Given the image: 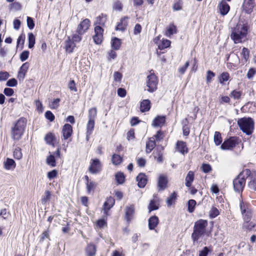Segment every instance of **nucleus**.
Returning <instances> with one entry per match:
<instances>
[{
  "label": "nucleus",
  "mask_w": 256,
  "mask_h": 256,
  "mask_svg": "<svg viewBox=\"0 0 256 256\" xmlns=\"http://www.w3.org/2000/svg\"><path fill=\"white\" fill-rule=\"evenodd\" d=\"M250 175L249 169L243 170L233 180V186L236 192L242 193L246 185V179Z\"/></svg>",
  "instance_id": "f03ea898"
},
{
  "label": "nucleus",
  "mask_w": 256,
  "mask_h": 256,
  "mask_svg": "<svg viewBox=\"0 0 256 256\" xmlns=\"http://www.w3.org/2000/svg\"><path fill=\"white\" fill-rule=\"evenodd\" d=\"M167 177L164 175H160L158 182V188L159 191L164 190L167 187Z\"/></svg>",
  "instance_id": "4468645a"
},
{
  "label": "nucleus",
  "mask_w": 256,
  "mask_h": 256,
  "mask_svg": "<svg viewBox=\"0 0 256 256\" xmlns=\"http://www.w3.org/2000/svg\"><path fill=\"white\" fill-rule=\"evenodd\" d=\"M177 197L176 192H173L166 200V204L168 206H171L175 202Z\"/></svg>",
  "instance_id": "ea45409f"
},
{
  "label": "nucleus",
  "mask_w": 256,
  "mask_h": 256,
  "mask_svg": "<svg viewBox=\"0 0 256 256\" xmlns=\"http://www.w3.org/2000/svg\"><path fill=\"white\" fill-rule=\"evenodd\" d=\"M241 94L240 92L234 90L230 93V96L234 99L238 100L240 98Z\"/></svg>",
  "instance_id": "052dcab7"
},
{
  "label": "nucleus",
  "mask_w": 256,
  "mask_h": 256,
  "mask_svg": "<svg viewBox=\"0 0 256 256\" xmlns=\"http://www.w3.org/2000/svg\"><path fill=\"white\" fill-rule=\"evenodd\" d=\"M58 173V171L56 170H54L50 172H49L48 173V178L50 180L53 179L56 177Z\"/></svg>",
  "instance_id": "774afa93"
},
{
  "label": "nucleus",
  "mask_w": 256,
  "mask_h": 256,
  "mask_svg": "<svg viewBox=\"0 0 256 256\" xmlns=\"http://www.w3.org/2000/svg\"><path fill=\"white\" fill-rule=\"evenodd\" d=\"M29 52L28 50L24 51L20 55V59L22 62L26 60L29 56Z\"/></svg>",
  "instance_id": "e2e57ef3"
},
{
  "label": "nucleus",
  "mask_w": 256,
  "mask_h": 256,
  "mask_svg": "<svg viewBox=\"0 0 256 256\" xmlns=\"http://www.w3.org/2000/svg\"><path fill=\"white\" fill-rule=\"evenodd\" d=\"M150 108V102L148 100H144L140 103V109L142 112H148Z\"/></svg>",
  "instance_id": "f704fd0d"
},
{
  "label": "nucleus",
  "mask_w": 256,
  "mask_h": 256,
  "mask_svg": "<svg viewBox=\"0 0 256 256\" xmlns=\"http://www.w3.org/2000/svg\"><path fill=\"white\" fill-rule=\"evenodd\" d=\"M134 212V205H130L126 208V218L128 222H130L132 218V216Z\"/></svg>",
  "instance_id": "bb28decb"
},
{
  "label": "nucleus",
  "mask_w": 256,
  "mask_h": 256,
  "mask_svg": "<svg viewBox=\"0 0 256 256\" xmlns=\"http://www.w3.org/2000/svg\"><path fill=\"white\" fill-rule=\"evenodd\" d=\"M156 146L155 140L153 138H150V140L146 143V152L150 153L151 151Z\"/></svg>",
  "instance_id": "e433bc0d"
},
{
  "label": "nucleus",
  "mask_w": 256,
  "mask_h": 256,
  "mask_svg": "<svg viewBox=\"0 0 256 256\" xmlns=\"http://www.w3.org/2000/svg\"><path fill=\"white\" fill-rule=\"evenodd\" d=\"M10 76L9 74L6 72L0 71V81H4Z\"/></svg>",
  "instance_id": "680f3d73"
},
{
  "label": "nucleus",
  "mask_w": 256,
  "mask_h": 256,
  "mask_svg": "<svg viewBox=\"0 0 256 256\" xmlns=\"http://www.w3.org/2000/svg\"><path fill=\"white\" fill-rule=\"evenodd\" d=\"M124 176L122 172H118L116 175V179L117 182L120 184H122L124 181Z\"/></svg>",
  "instance_id": "864d4df0"
},
{
  "label": "nucleus",
  "mask_w": 256,
  "mask_h": 256,
  "mask_svg": "<svg viewBox=\"0 0 256 256\" xmlns=\"http://www.w3.org/2000/svg\"><path fill=\"white\" fill-rule=\"evenodd\" d=\"M170 40L166 39H163L162 42L158 45V48L162 50L167 48L170 46Z\"/></svg>",
  "instance_id": "49530a36"
},
{
  "label": "nucleus",
  "mask_w": 256,
  "mask_h": 256,
  "mask_svg": "<svg viewBox=\"0 0 256 256\" xmlns=\"http://www.w3.org/2000/svg\"><path fill=\"white\" fill-rule=\"evenodd\" d=\"M82 35L77 33L76 32V33L72 35L71 40L74 42H79L82 40Z\"/></svg>",
  "instance_id": "603ef678"
},
{
  "label": "nucleus",
  "mask_w": 256,
  "mask_h": 256,
  "mask_svg": "<svg viewBox=\"0 0 256 256\" xmlns=\"http://www.w3.org/2000/svg\"><path fill=\"white\" fill-rule=\"evenodd\" d=\"M106 226V221L104 219H100L96 222V226L98 228H103Z\"/></svg>",
  "instance_id": "6e6d98bb"
},
{
  "label": "nucleus",
  "mask_w": 256,
  "mask_h": 256,
  "mask_svg": "<svg viewBox=\"0 0 256 256\" xmlns=\"http://www.w3.org/2000/svg\"><path fill=\"white\" fill-rule=\"evenodd\" d=\"M214 142L216 145H220L222 142L221 134L218 132H216L214 135Z\"/></svg>",
  "instance_id": "de8ad7c7"
},
{
  "label": "nucleus",
  "mask_w": 256,
  "mask_h": 256,
  "mask_svg": "<svg viewBox=\"0 0 256 256\" xmlns=\"http://www.w3.org/2000/svg\"><path fill=\"white\" fill-rule=\"evenodd\" d=\"M196 204V200H190L188 202V211L190 212H192L194 211V208Z\"/></svg>",
  "instance_id": "8fccbe9b"
},
{
  "label": "nucleus",
  "mask_w": 256,
  "mask_h": 256,
  "mask_svg": "<svg viewBox=\"0 0 256 256\" xmlns=\"http://www.w3.org/2000/svg\"><path fill=\"white\" fill-rule=\"evenodd\" d=\"M111 45L112 48L115 50H118L120 48L121 45L120 40L116 38H112Z\"/></svg>",
  "instance_id": "4c0bfd02"
},
{
  "label": "nucleus",
  "mask_w": 256,
  "mask_h": 256,
  "mask_svg": "<svg viewBox=\"0 0 256 256\" xmlns=\"http://www.w3.org/2000/svg\"><path fill=\"white\" fill-rule=\"evenodd\" d=\"M242 54L243 56L242 60H244V62H246L249 58V56H250L249 50L246 48H244L242 50Z\"/></svg>",
  "instance_id": "09e8293b"
},
{
  "label": "nucleus",
  "mask_w": 256,
  "mask_h": 256,
  "mask_svg": "<svg viewBox=\"0 0 256 256\" xmlns=\"http://www.w3.org/2000/svg\"><path fill=\"white\" fill-rule=\"evenodd\" d=\"M236 140L234 138H232L227 140H226L222 144L220 148L222 150H230L236 146Z\"/></svg>",
  "instance_id": "ddd939ff"
},
{
  "label": "nucleus",
  "mask_w": 256,
  "mask_h": 256,
  "mask_svg": "<svg viewBox=\"0 0 256 256\" xmlns=\"http://www.w3.org/2000/svg\"><path fill=\"white\" fill-rule=\"evenodd\" d=\"M28 68L29 64L28 62H25L21 66L18 74V78L19 80L21 81L24 80Z\"/></svg>",
  "instance_id": "2eb2a0df"
},
{
  "label": "nucleus",
  "mask_w": 256,
  "mask_h": 256,
  "mask_svg": "<svg viewBox=\"0 0 256 256\" xmlns=\"http://www.w3.org/2000/svg\"><path fill=\"white\" fill-rule=\"evenodd\" d=\"M201 168L203 172L204 173L209 172L212 170V167L209 164H203Z\"/></svg>",
  "instance_id": "0e129e2a"
},
{
  "label": "nucleus",
  "mask_w": 256,
  "mask_h": 256,
  "mask_svg": "<svg viewBox=\"0 0 256 256\" xmlns=\"http://www.w3.org/2000/svg\"><path fill=\"white\" fill-rule=\"evenodd\" d=\"M204 234L203 233L193 231V232L192 234V238L193 241V244L196 245L200 244L202 242L200 239Z\"/></svg>",
  "instance_id": "5701e85b"
},
{
  "label": "nucleus",
  "mask_w": 256,
  "mask_h": 256,
  "mask_svg": "<svg viewBox=\"0 0 256 256\" xmlns=\"http://www.w3.org/2000/svg\"><path fill=\"white\" fill-rule=\"evenodd\" d=\"M47 164L52 167L56 166V158L54 155L50 154L46 159Z\"/></svg>",
  "instance_id": "a19ab883"
},
{
  "label": "nucleus",
  "mask_w": 256,
  "mask_h": 256,
  "mask_svg": "<svg viewBox=\"0 0 256 256\" xmlns=\"http://www.w3.org/2000/svg\"><path fill=\"white\" fill-rule=\"evenodd\" d=\"M240 210L243 220H252V210L250 205L242 200L240 203Z\"/></svg>",
  "instance_id": "39448f33"
},
{
  "label": "nucleus",
  "mask_w": 256,
  "mask_h": 256,
  "mask_svg": "<svg viewBox=\"0 0 256 256\" xmlns=\"http://www.w3.org/2000/svg\"><path fill=\"white\" fill-rule=\"evenodd\" d=\"M87 256H94L96 251V246L92 244H89L85 250Z\"/></svg>",
  "instance_id": "393cba45"
},
{
  "label": "nucleus",
  "mask_w": 256,
  "mask_h": 256,
  "mask_svg": "<svg viewBox=\"0 0 256 256\" xmlns=\"http://www.w3.org/2000/svg\"><path fill=\"white\" fill-rule=\"evenodd\" d=\"M255 5V0H244L242 4L243 10L247 14H250Z\"/></svg>",
  "instance_id": "9b49d317"
},
{
  "label": "nucleus",
  "mask_w": 256,
  "mask_h": 256,
  "mask_svg": "<svg viewBox=\"0 0 256 256\" xmlns=\"http://www.w3.org/2000/svg\"><path fill=\"white\" fill-rule=\"evenodd\" d=\"M107 18L106 15L101 14L96 18L94 24L96 26H104L106 21Z\"/></svg>",
  "instance_id": "c85d7f7f"
},
{
  "label": "nucleus",
  "mask_w": 256,
  "mask_h": 256,
  "mask_svg": "<svg viewBox=\"0 0 256 256\" xmlns=\"http://www.w3.org/2000/svg\"><path fill=\"white\" fill-rule=\"evenodd\" d=\"M166 121V118L163 116H158L153 120L152 125L154 126H162L164 125Z\"/></svg>",
  "instance_id": "7c9ffc66"
},
{
  "label": "nucleus",
  "mask_w": 256,
  "mask_h": 256,
  "mask_svg": "<svg viewBox=\"0 0 256 256\" xmlns=\"http://www.w3.org/2000/svg\"><path fill=\"white\" fill-rule=\"evenodd\" d=\"M138 186L140 188H144L148 182L146 176L144 173L140 174L136 177Z\"/></svg>",
  "instance_id": "a211bd4d"
},
{
  "label": "nucleus",
  "mask_w": 256,
  "mask_h": 256,
  "mask_svg": "<svg viewBox=\"0 0 256 256\" xmlns=\"http://www.w3.org/2000/svg\"><path fill=\"white\" fill-rule=\"evenodd\" d=\"M219 214L218 210L214 207H212L210 211V216L214 218Z\"/></svg>",
  "instance_id": "bf43d9fd"
},
{
  "label": "nucleus",
  "mask_w": 256,
  "mask_h": 256,
  "mask_svg": "<svg viewBox=\"0 0 256 256\" xmlns=\"http://www.w3.org/2000/svg\"><path fill=\"white\" fill-rule=\"evenodd\" d=\"M176 150L181 154H184L188 152L186 143L182 141H178L176 144Z\"/></svg>",
  "instance_id": "aec40b11"
},
{
  "label": "nucleus",
  "mask_w": 256,
  "mask_h": 256,
  "mask_svg": "<svg viewBox=\"0 0 256 256\" xmlns=\"http://www.w3.org/2000/svg\"><path fill=\"white\" fill-rule=\"evenodd\" d=\"M242 228L244 230L251 231L256 227V221L250 220H243Z\"/></svg>",
  "instance_id": "dca6fc26"
},
{
  "label": "nucleus",
  "mask_w": 256,
  "mask_h": 256,
  "mask_svg": "<svg viewBox=\"0 0 256 256\" xmlns=\"http://www.w3.org/2000/svg\"><path fill=\"white\" fill-rule=\"evenodd\" d=\"M238 124L240 130L247 135H250L252 133L254 128V122L252 118H241L238 120Z\"/></svg>",
  "instance_id": "20e7f679"
},
{
  "label": "nucleus",
  "mask_w": 256,
  "mask_h": 256,
  "mask_svg": "<svg viewBox=\"0 0 256 256\" xmlns=\"http://www.w3.org/2000/svg\"><path fill=\"white\" fill-rule=\"evenodd\" d=\"M90 25V20L88 18L84 19L78 25L76 28L77 33L84 34L88 30Z\"/></svg>",
  "instance_id": "1a4fd4ad"
},
{
  "label": "nucleus",
  "mask_w": 256,
  "mask_h": 256,
  "mask_svg": "<svg viewBox=\"0 0 256 256\" xmlns=\"http://www.w3.org/2000/svg\"><path fill=\"white\" fill-rule=\"evenodd\" d=\"M68 87L69 89L74 92H77V88L76 86V83L74 80H70L68 84Z\"/></svg>",
  "instance_id": "13d9d810"
},
{
  "label": "nucleus",
  "mask_w": 256,
  "mask_h": 256,
  "mask_svg": "<svg viewBox=\"0 0 256 256\" xmlns=\"http://www.w3.org/2000/svg\"><path fill=\"white\" fill-rule=\"evenodd\" d=\"M218 7L220 14L223 16L226 14L230 10L229 5L224 0L220 2Z\"/></svg>",
  "instance_id": "6ab92c4d"
},
{
  "label": "nucleus",
  "mask_w": 256,
  "mask_h": 256,
  "mask_svg": "<svg viewBox=\"0 0 256 256\" xmlns=\"http://www.w3.org/2000/svg\"><path fill=\"white\" fill-rule=\"evenodd\" d=\"M122 160V158L120 155L114 154L112 156V161L114 165L120 164Z\"/></svg>",
  "instance_id": "a18cd8bd"
},
{
  "label": "nucleus",
  "mask_w": 256,
  "mask_h": 256,
  "mask_svg": "<svg viewBox=\"0 0 256 256\" xmlns=\"http://www.w3.org/2000/svg\"><path fill=\"white\" fill-rule=\"evenodd\" d=\"M158 218L156 216H152L148 220V228L150 230H154L158 224Z\"/></svg>",
  "instance_id": "cd10ccee"
},
{
  "label": "nucleus",
  "mask_w": 256,
  "mask_h": 256,
  "mask_svg": "<svg viewBox=\"0 0 256 256\" xmlns=\"http://www.w3.org/2000/svg\"><path fill=\"white\" fill-rule=\"evenodd\" d=\"M60 100L59 98L54 99L50 104V108L52 109H56L59 106V102H60Z\"/></svg>",
  "instance_id": "4d7b16f0"
},
{
  "label": "nucleus",
  "mask_w": 256,
  "mask_h": 256,
  "mask_svg": "<svg viewBox=\"0 0 256 256\" xmlns=\"http://www.w3.org/2000/svg\"><path fill=\"white\" fill-rule=\"evenodd\" d=\"M97 114L96 108H92L88 110V120H95Z\"/></svg>",
  "instance_id": "58836bf2"
},
{
  "label": "nucleus",
  "mask_w": 256,
  "mask_h": 256,
  "mask_svg": "<svg viewBox=\"0 0 256 256\" xmlns=\"http://www.w3.org/2000/svg\"><path fill=\"white\" fill-rule=\"evenodd\" d=\"M182 2L181 0L175 2L173 5V8L174 10H180L182 9Z\"/></svg>",
  "instance_id": "338daca9"
},
{
  "label": "nucleus",
  "mask_w": 256,
  "mask_h": 256,
  "mask_svg": "<svg viewBox=\"0 0 256 256\" xmlns=\"http://www.w3.org/2000/svg\"><path fill=\"white\" fill-rule=\"evenodd\" d=\"M208 226V221L204 220H199L195 223L194 231L198 232L203 234L206 232V228Z\"/></svg>",
  "instance_id": "9d476101"
},
{
  "label": "nucleus",
  "mask_w": 256,
  "mask_h": 256,
  "mask_svg": "<svg viewBox=\"0 0 256 256\" xmlns=\"http://www.w3.org/2000/svg\"><path fill=\"white\" fill-rule=\"evenodd\" d=\"M248 26L244 24H238L232 30L230 38L235 44L244 42L248 34Z\"/></svg>",
  "instance_id": "f257e3e1"
},
{
  "label": "nucleus",
  "mask_w": 256,
  "mask_h": 256,
  "mask_svg": "<svg viewBox=\"0 0 256 256\" xmlns=\"http://www.w3.org/2000/svg\"><path fill=\"white\" fill-rule=\"evenodd\" d=\"M114 204V200L112 198L109 197L107 198L106 201L104 204V210L105 214H106L108 211L112 207Z\"/></svg>",
  "instance_id": "a878e982"
},
{
  "label": "nucleus",
  "mask_w": 256,
  "mask_h": 256,
  "mask_svg": "<svg viewBox=\"0 0 256 256\" xmlns=\"http://www.w3.org/2000/svg\"><path fill=\"white\" fill-rule=\"evenodd\" d=\"M158 84L157 76L154 74L150 73L146 77V90L150 92H155L157 89Z\"/></svg>",
  "instance_id": "423d86ee"
},
{
  "label": "nucleus",
  "mask_w": 256,
  "mask_h": 256,
  "mask_svg": "<svg viewBox=\"0 0 256 256\" xmlns=\"http://www.w3.org/2000/svg\"><path fill=\"white\" fill-rule=\"evenodd\" d=\"M128 17H124L122 18L120 22L118 23L116 29V30H120L121 31H124L127 26L128 22Z\"/></svg>",
  "instance_id": "c756f323"
},
{
  "label": "nucleus",
  "mask_w": 256,
  "mask_h": 256,
  "mask_svg": "<svg viewBox=\"0 0 256 256\" xmlns=\"http://www.w3.org/2000/svg\"><path fill=\"white\" fill-rule=\"evenodd\" d=\"M102 170V164L98 158L92 159L88 168L90 172L92 174L99 173Z\"/></svg>",
  "instance_id": "0eeeda50"
},
{
  "label": "nucleus",
  "mask_w": 256,
  "mask_h": 256,
  "mask_svg": "<svg viewBox=\"0 0 256 256\" xmlns=\"http://www.w3.org/2000/svg\"><path fill=\"white\" fill-rule=\"evenodd\" d=\"M28 48H32L35 44V36L32 32L28 34Z\"/></svg>",
  "instance_id": "79ce46f5"
},
{
  "label": "nucleus",
  "mask_w": 256,
  "mask_h": 256,
  "mask_svg": "<svg viewBox=\"0 0 256 256\" xmlns=\"http://www.w3.org/2000/svg\"><path fill=\"white\" fill-rule=\"evenodd\" d=\"M250 182L248 183V187L252 190H256V173H252L250 172Z\"/></svg>",
  "instance_id": "4be33fe9"
},
{
  "label": "nucleus",
  "mask_w": 256,
  "mask_h": 256,
  "mask_svg": "<svg viewBox=\"0 0 256 256\" xmlns=\"http://www.w3.org/2000/svg\"><path fill=\"white\" fill-rule=\"evenodd\" d=\"M210 252L208 248L205 246L202 250L199 251L198 256H207Z\"/></svg>",
  "instance_id": "69168bd1"
},
{
  "label": "nucleus",
  "mask_w": 256,
  "mask_h": 256,
  "mask_svg": "<svg viewBox=\"0 0 256 256\" xmlns=\"http://www.w3.org/2000/svg\"><path fill=\"white\" fill-rule=\"evenodd\" d=\"M177 32L176 27L174 24H170L166 28V36L170 38L171 36Z\"/></svg>",
  "instance_id": "473e14b6"
},
{
  "label": "nucleus",
  "mask_w": 256,
  "mask_h": 256,
  "mask_svg": "<svg viewBox=\"0 0 256 256\" xmlns=\"http://www.w3.org/2000/svg\"><path fill=\"white\" fill-rule=\"evenodd\" d=\"M52 194L49 190H46L44 194L42 196L41 202L42 204H49L51 198Z\"/></svg>",
  "instance_id": "c9c22d12"
},
{
  "label": "nucleus",
  "mask_w": 256,
  "mask_h": 256,
  "mask_svg": "<svg viewBox=\"0 0 256 256\" xmlns=\"http://www.w3.org/2000/svg\"><path fill=\"white\" fill-rule=\"evenodd\" d=\"M104 30L100 26H96L94 28V34L93 36V40L94 42L97 44H100L103 40Z\"/></svg>",
  "instance_id": "6e6552de"
},
{
  "label": "nucleus",
  "mask_w": 256,
  "mask_h": 256,
  "mask_svg": "<svg viewBox=\"0 0 256 256\" xmlns=\"http://www.w3.org/2000/svg\"><path fill=\"white\" fill-rule=\"evenodd\" d=\"M95 120H88L86 124V140H88L94 128Z\"/></svg>",
  "instance_id": "b1692460"
},
{
  "label": "nucleus",
  "mask_w": 256,
  "mask_h": 256,
  "mask_svg": "<svg viewBox=\"0 0 256 256\" xmlns=\"http://www.w3.org/2000/svg\"><path fill=\"white\" fill-rule=\"evenodd\" d=\"M22 156L21 149L19 148H16L14 152V158L16 159L20 160L22 158Z\"/></svg>",
  "instance_id": "5fc2aeb1"
},
{
  "label": "nucleus",
  "mask_w": 256,
  "mask_h": 256,
  "mask_svg": "<svg viewBox=\"0 0 256 256\" xmlns=\"http://www.w3.org/2000/svg\"><path fill=\"white\" fill-rule=\"evenodd\" d=\"M159 206V198L157 196H153L152 199L150 200V204L148 206V209L149 210V212L158 209Z\"/></svg>",
  "instance_id": "f8f14e48"
},
{
  "label": "nucleus",
  "mask_w": 256,
  "mask_h": 256,
  "mask_svg": "<svg viewBox=\"0 0 256 256\" xmlns=\"http://www.w3.org/2000/svg\"><path fill=\"white\" fill-rule=\"evenodd\" d=\"M194 172L192 171H189L185 178V184L187 187H190L194 180Z\"/></svg>",
  "instance_id": "2f4dec72"
},
{
  "label": "nucleus",
  "mask_w": 256,
  "mask_h": 256,
  "mask_svg": "<svg viewBox=\"0 0 256 256\" xmlns=\"http://www.w3.org/2000/svg\"><path fill=\"white\" fill-rule=\"evenodd\" d=\"M230 76L228 72H223L221 74L219 78V81L220 84H222L228 80Z\"/></svg>",
  "instance_id": "3c124183"
},
{
  "label": "nucleus",
  "mask_w": 256,
  "mask_h": 256,
  "mask_svg": "<svg viewBox=\"0 0 256 256\" xmlns=\"http://www.w3.org/2000/svg\"><path fill=\"white\" fill-rule=\"evenodd\" d=\"M44 140L48 144L54 146L53 141L54 140V136L53 134L50 132L46 136Z\"/></svg>",
  "instance_id": "37998d69"
},
{
  "label": "nucleus",
  "mask_w": 256,
  "mask_h": 256,
  "mask_svg": "<svg viewBox=\"0 0 256 256\" xmlns=\"http://www.w3.org/2000/svg\"><path fill=\"white\" fill-rule=\"evenodd\" d=\"M64 139L66 140L70 138L72 133V128L70 124H65L62 129Z\"/></svg>",
  "instance_id": "f3484780"
},
{
  "label": "nucleus",
  "mask_w": 256,
  "mask_h": 256,
  "mask_svg": "<svg viewBox=\"0 0 256 256\" xmlns=\"http://www.w3.org/2000/svg\"><path fill=\"white\" fill-rule=\"evenodd\" d=\"M96 186V184L94 182H88L86 183V189L88 192L90 194L92 192H94Z\"/></svg>",
  "instance_id": "c03bdc74"
},
{
  "label": "nucleus",
  "mask_w": 256,
  "mask_h": 256,
  "mask_svg": "<svg viewBox=\"0 0 256 256\" xmlns=\"http://www.w3.org/2000/svg\"><path fill=\"white\" fill-rule=\"evenodd\" d=\"M16 166V162L12 159L8 158L4 162V167L7 170H14Z\"/></svg>",
  "instance_id": "72a5a7b5"
},
{
  "label": "nucleus",
  "mask_w": 256,
  "mask_h": 256,
  "mask_svg": "<svg viewBox=\"0 0 256 256\" xmlns=\"http://www.w3.org/2000/svg\"><path fill=\"white\" fill-rule=\"evenodd\" d=\"M76 46L75 42L72 41L70 37L68 36L66 41L65 49L66 52L68 53L72 52Z\"/></svg>",
  "instance_id": "412c9836"
},
{
  "label": "nucleus",
  "mask_w": 256,
  "mask_h": 256,
  "mask_svg": "<svg viewBox=\"0 0 256 256\" xmlns=\"http://www.w3.org/2000/svg\"><path fill=\"white\" fill-rule=\"evenodd\" d=\"M26 123L27 120L24 118H20L17 120L14 126L12 128L13 139L18 140L21 138L24 132Z\"/></svg>",
  "instance_id": "7ed1b4c3"
}]
</instances>
